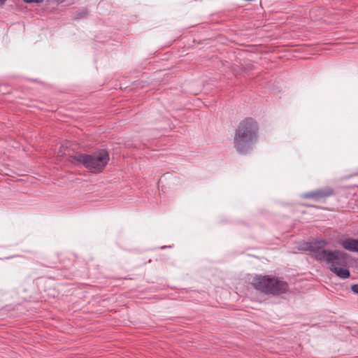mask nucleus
<instances>
[{
  "label": "nucleus",
  "mask_w": 358,
  "mask_h": 358,
  "mask_svg": "<svg viewBox=\"0 0 358 358\" xmlns=\"http://www.w3.org/2000/svg\"><path fill=\"white\" fill-rule=\"evenodd\" d=\"M327 241L324 240L310 243L307 250L314 253V257L320 261L330 264L329 270L341 279L350 277V271L347 268V255L341 251L324 250Z\"/></svg>",
  "instance_id": "obj_1"
},
{
  "label": "nucleus",
  "mask_w": 358,
  "mask_h": 358,
  "mask_svg": "<svg viewBox=\"0 0 358 358\" xmlns=\"http://www.w3.org/2000/svg\"><path fill=\"white\" fill-rule=\"evenodd\" d=\"M259 127L252 117H246L241 121L235 130L233 145L236 152L241 155L249 152L257 142Z\"/></svg>",
  "instance_id": "obj_2"
},
{
  "label": "nucleus",
  "mask_w": 358,
  "mask_h": 358,
  "mask_svg": "<svg viewBox=\"0 0 358 358\" xmlns=\"http://www.w3.org/2000/svg\"><path fill=\"white\" fill-rule=\"evenodd\" d=\"M109 160L110 157L108 151L101 149L91 155L77 154L71 157V162L81 164L90 172L99 173L103 171Z\"/></svg>",
  "instance_id": "obj_3"
},
{
  "label": "nucleus",
  "mask_w": 358,
  "mask_h": 358,
  "mask_svg": "<svg viewBox=\"0 0 358 358\" xmlns=\"http://www.w3.org/2000/svg\"><path fill=\"white\" fill-rule=\"evenodd\" d=\"M252 285L260 292L273 296L285 294L289 290L285 281L270 275H257L253 278Z\"/></svg>",
  "instance_id": "obj_4"
},
{
  "label": "nucleus",
  "mask_w": 358,
  "mask_h": 358,
  "mask_svg": "<svg viewBox=\"0 0 358 358\" xmlns=\"http://www.w3.org/2000/svg\"><path fill=\"white\" fill-rule=\"evenodd\" d=\"M334 191L331 187H324L318 189L312 192H306L302 194L303 199H311L313 200H320L334 195Z\"/></svg>",
  "instance_id": "obj_5"
},
{
  "label": "nucleus",
  "mask_w": 358,
  "mask_h": 358,
  "mask_svg": "<svg viewBox=\"0 0 358 358\" xmlns=\"http://www.w3.org/2000/svg\"><path fill=\"white\" fill-rule=\"evenodd\" d=\"M342 246L347 250L358 252V240L345 239L342 242Z\"/></svg>",
  "instance_id": "obj_6"
},
{
  "label": "nucleus",
  "mask_w": 358,
  "mask_h": 358,
  "mask_svg": "<svg viewBox=\"0 0 358 358\" xmlns=\"http://www.w3.org/2000/svg\"><path fill=\"white\" fill-rule=\"evenodd\" d=\"M87 14V12L86 10H82L78 11L75 14V18L76 19H80V18L84 17L85 16H86Z\"/></svg>",
  "instance_id": "obj_7"
},
{
  "label": "nucleus",
  "mask_w": 358,
  "mask_h": 358,
  "mask_svg": "<svg viewBox=\"0 0 358 358\" xmlns=\"http://www.w3.org/2000/svg\"><path fill=\"white\" fill-rule=\"evenodd\" d=\"M26 3H41L43 1V0H24Z\"/></svg>",
  "instance_id": "obj_8"
},
{
  "label": "nucleus",
  "mask_w": 358,
  "mask_h": 358,
  "mask_svg": "<svg viewBox=\"0 0 358 358\" xmlns=\"http://www.w3.org/2000/svg\"><path fill=\"white\" fill-rule=\"evenodd\" d=\"M351 289L354 293L358 294V284L353 285L351 287Z\"/></svg>",
  "instance_id": "obj_9"
},
{
  "label": "nucleus",
  "mask_w": 358,
  "mask_h": 358,
  "mask_svg": "<svg viewBox=\"0 0 358 358\" xmlns=\"http://www.w3.org/2000/svg\"><path fill=\"white\" fill-rule=\"evenodd\" d=\"M6 0H0V6H2L3 4H4Z\"/></svg>",
  "instance_id": "obj_10"
}]
</instances>
